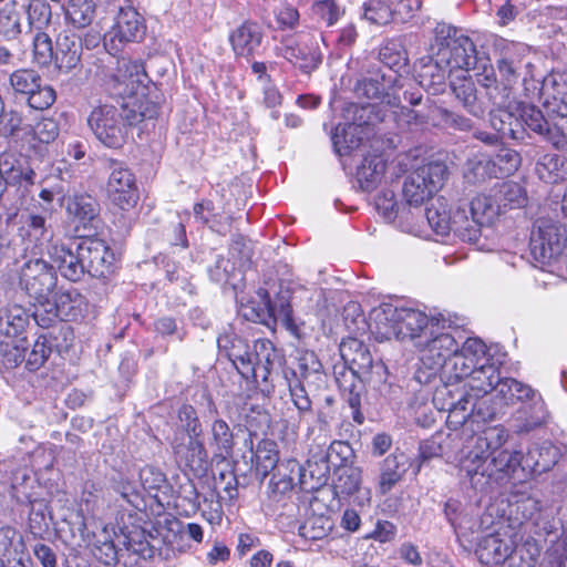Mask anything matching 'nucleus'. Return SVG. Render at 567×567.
Masks as SVG:
<instances>
[{
  "instance_id": "f257e3e1",
  "label": "nucleus",
  "mask_w": 567,
  "mask_h": 567,
  "mask_svg": "<svg viewBox=\"0 0 567 567\" xmlns=\"http://www.w3.org/2000/svg\"><path fill=\"white\" fill-rule=\"evenodd\" d=\"M147 74L140 61L126 58L117 60L116 72L105 82L111 95L122 99L118 106L101 104L95 106L89 117L87 125L95 137L105 146L117 148L123 145L127 127L155 115L154 107L143 109L140 96H144Z\"/></svg>"
},
{
  "instance_id": "f03ea898",
  "label": "nucleus",
  "mask_w": 567,
  "mask_h": 567,
  "mask_svg": "<svg viewBox=\"0 0 567 567\" xmlns=\"http://www.w3.org/2000/svg\"><path fill=\"white\" fill-rule=\"evenodd\" d=\"M217 344L245 380H251L256 384L268 383L277 357L271 341L257 340L250 350L245 339L228 330L219 334Z\"/></svg>"
},
{
  "instance_id": "7ed1b4c3",
  "label": "nucleus",
  "mask_w": 567,
  "mask_h": 567,
  "mask_svg": "<svg viewBox=\"0 0 567 567\" xmlns=\"http://www.w3.org/2000/svg\"><path fill=\"white\" fill-rule=\"evenodd\" d=\"M494 392L505 405L516 402L525 403L515 415L513 427L517 433L529 432L545 422L547 417L545 402L542 395L530 386L512 378H499Z\"/></svg>"
},
{
  "instance_id": "20e7f679",
  "label": "nucleus",
  "mask_w": 567,
  "mask_h": 567,
  "mask_svg": "<svg viewBox=\"0 0 567 567\" xmlns=\"http://www.w3.org/2000/svg\"><path fill=\"white\" fill-rule=\"evenodd\" d=\"M452 328V320L442 317L440 323L431 328V332L419 336L420 339H416L415 348L420 354L421 365L429 371L424 382H427L432 375L441 370L444 371V374H447L449 362L452 361L458 350V342L450 331ZM421 373L419 371L417 379L423 382Z\"/></svg>"
},
{
  "instance_id": "39448f33",
  "label": "nucleus",
  "mask_w": 567,
  "mask_h": 567,
  "mask_svg": "<svg viewBox=\"0 0 567 567\" xmlns=\"http://www.w3.org/2000/svg\"><path fill=\"white\" fill-rule=\"evenodd\" d=\"M492 455L488 461V457L480 458L478 454H466L461 461V471L475 488L483 489L491 483L502 484L518 466L523 467V455L518 451L502 450Z\"/></svg>"
},
{
  "instance_id": "423d86ee",
  "label": "nucleus",
  "mask_w": 567,
  "mask_h": 567,
  "mask_svg": "<svg viewBox=\"0 0 567 567\" xmlns=\"http://www.w3.org/2000/svg\"><path fill=\"white\" fill-rule=\"evenodd\" d=\"M375 109L373 104H350L347 107V117L352 114V122L338 124L331 135L333 148L339 156L350 155L369 137L374 124L372 114Z\"/></svg>"
},
{
  "instance_id": "0eeeda50",
  "label": "nucleus",
  "mask_w": 567,
  "mask_h": 567,
  "mask_svg": "<svg viewBox=\"0 0 567 567\" xmlns=\"http://www.w3.org/2000/svg\"><path fill=\"white\" fill-rule=\"evenodd\" d=\"M435 43L440 52V61L446 63L451 71H471L478 62V55L473 41L450 25L439 23L434 29Z\"/></svg>"
},
{
  "instance_id": "6e6552de",
  "label": "nucleus",
  "mask_w": 567,
  "mask_h": 567,
  "mask_svg": "<svg viewBox=\"0 0 567 567\" xmlns=\"http://www.w3.org/2000/svg\"><path fill=\"white\" fill-rule=\"evenodd\" d=\"M87 302L76 289H60L53 300L50 297L44 303L34 305L33 319L41 328H49L59 320L74 321L82 318Z\"/></svg>"
},
{
  "instance_id": "1a4fd4ad",
  "label": "nucleus",
  "mask_w": 567,
  "mask_h": 567,
  "mask_svg": "<svg viewBox=\"0 0 567 567\" xmlns=\"http://www.w3.org/2000/svg\"><path fill=\"white\" fill-rule=\"evenodd\" d=\"M447 174V166L442 162H430L413 169L402 188L406 204L420 206L432 198L443 187Z\"/></svg>"
},
{
  "instance_id": "9d476101",
  "label": "nucleus",
  "mask_w": 567,
  "mask_h": 567,
  "mask_svg": "<svg viewBox=\"0 0 567 567\" xmlns=\"http://www.w3.org/2000/svg\"><path fill=\"white\" fill-rule=\"evenodd\" d=\"M566 246V230L550 218H538L530 234L529 249L535 261L542 266L557 260Z\"/></svg>"
},
{
  "instance_id": "9b49d317",
  "label": "nucleus",
  "mask_w": 567,
  "mask_h": 567,
  "mask_svg": "<svg viewBox=\"0 0 567 567\" xmlns=\"http://www.w3.org/2000/svg\"><path fill=\"white\" fill-rule=\"evenodd\" d=\"M285 378L293 405L299 412V422H305L307 415L311 413V400L306 386L313 381H322L321 363L315 353H306L300 358L298 369L286 372Z\"/></svg>"
},
{
  "instance_id": "f8f14e48",
  "label": "nucleus",
  "mask_w": 567,
  "mask_h": 567,
  "mask_svg": "<svg viewBox=\"0 0 567 567\" xmlns=\"http://www.w3.org/2000/svg\"><path fill=\"white\" fill-rule=\"evenodd\" d=\"M238 315L247 321L268 324L270 320L280 322L291 332L296 331L292 310L289 303H281L278 308L271 305L268 291L259 288L256 297L244 302L240 300Z\"/></svg>"
},
{
  "instance_id": "ddd939ff",
  "label": "nucleus",
  "mask_w": 567,
  "mask_h": 567,
  "mask_svg": "<svg viewBox=\"0 0 567 567\" xmlns=\"http://www.w3.org/2000/svg\"><path fill=\"white\" fill-rule=\"evenodd\" d=\"M58 277L54 266L42 258L25 261L20 271V287L35 303H44L56 286Z\"/></svg>"
},
{
  "instance_id": "4468645a",
  "label": "nucleus",
  "mask_w": 567,
  "mask_h": 567,
  "mask_svg": "<svg viewBox=\"0 0 567 567\" xmlns=\"http://www.w3.org/2000/svg\"><path fill=\"white\" fill-rule=\"evenodd\" d=\"M445 377L447 382L435 390L433 403L437 410L447 412L446 423L449 427L456 430L467 421L470 415V392L465 390L463 384L454 388V383L460 381L450 380L449 374H445Z\"/></svg>"
},
{
  "instance_id": "2eb2a0df",
  "label": "nucleus",
  "mask_w": 567,
  "mask_h": 567,
  "mask_svg": "<svg viewBox=\"0 0 567 567\" xmlns=\"http://www.w3.org/2000/svg\"><path fill=\"white\" fill-rule=\"evenodd\" d=\"M145 24L133 8L121 9L112 28L104 34V48L116 55L125 43L141 41L145 35Z\"/></svg>"
},
{
  "instance_id": "dca6fc26",
  "label": "nucleus",
  "mask_w": 567,
  "mask_h": 567,
  "mask_svg": "<svg viewBox=\"0 0 567 567\" xmlns=\"http://www.w3.org/2000/svg\"><path fill=\"white\" fill-rule=\"evenodd\" d=\"M105 163L109 169L106 192L110 199L123 210L134 207L138 194L133 173L124 163L116 159L109 158Z\"/></svg>"
},
{
  "instance_id": "f3484780",
  "label": "nucleus",
  "mask_w": 567,
  "mask_h": 567,
  "mask_svg": "<svg viewBox=\"0 0 567 567\" xmlns=\"http://www.w3.org/2000/svg\"><path fill=\"white\" fill-rule=\"evenodd\" d=\"M484 362H491L489 349L480 338H467L447 365L449 379L461 381L464 374L468 373V369H475L483 365Z\"/></svg>"
},
{
  "instance_id": "a211bd4d",
  "label": "nucleus",
  "mask_w": 567,
  "mask_h": 567,
  "mask_svg": "<svg viewBox=\"0 0 567 567\" xmlns=\"http://www.w3.org/2000/svg\"><path fill=\"white\" fill-rule=\"evenodd\" d=\"M276 52L277 55L284 56L307 74L316 70L322 62V54L315 39L309 41L303 39L297 41L293 38L284 39L276 48Z\"/></svg>"
},
{
  "instance_id": "6ab92c4d",
  "label": "nucleus",
  "mask_w": 567,
  "mask_h": 567,
  "mask_svg": "<svg viewBox=\"0 0 567 567\" xmlns=\"http://www.w3.org/2000/svg\"><path fill=\"white\" fill-rule=\"evenodd\" d=\"M48 256L54 270H59L69 281L76 282L84 276V260L80 255L79 240H72L69 244L54 241L53 245L48 246Z\"/></svg>"
},
{
  "instance_id": "aec40b11",
  "label": "nucleus",
  "mask_w": 567,
  "mask_h": 567,
  "mask_svg": "<svg viewBox=\"0 0 567 567\" xmlns=\"http://www.w3.org/2000/svg\"><path fill=\"white\" fill-rule=\"evenodd\" d=\"M520 165V155L511 148L502 147L492 161H471L466 178L472 182L484 179L487 174L508 176L515 173Z\"/></svg>"
},
{
  "instance_id": "412c9836",
  "label": "nucleus",
  "mask_w": 567,
  "mask_h": 567,
  "mask_svg": "<svg viewBox=\"0 0 567 567\" xmlns=\"http://www.w3.org/2000/svg\"><path fill=\"white\" fill-rule=\"evenodd\" d=\"M79 240L80 255L84 260L85 272L93 277H103L110 272L114 254L101 239L81 235Z\"/></svg>"
},
{
  "instance_id": "4be33fe9",
  "label": "nucleus",
  "mask_w": 567,
  "mask_h": 567,
  "mask_svg": "<svg viewBox=\"0 0 567 567\" xmlns=\"http://www.w3.org/2000/svg\"><path fill=\"white\" fill-rule=\"evenodd\" d=\"M340 354L353 375L362 381L370 379L374 367L381 368L379 363L374 364L369 348L361 340L355 338H349L341 342Z\"/></svg>"
},
{
  "instance_id": "5701e85b",
  "label": "nucleus",
  "mask_w": 567,
  "mask_h": 567,
  "mask_svg": "<svg viewBox=\"0 0 567 567\" xmlns=\"http://www.w3.org/2000/svg\"><path fill=\"white\" fill-rule=\"evenodd\" d=\"M431 55L419 61L417 76L420 85L437 94L444 90L445 81L452 73L449 65L440 61V52L431 44Z\"/></svg>"
},
{
  "instance_id": "b1692460",
  "label": "nucleus",
  "mask_w": 567,
  "mask_h": 567,
  "mask_svg": "<svg viewBox=\"0 0 567 567\" xmlns=\"http://www.w3.org/2000/svg\"><path fill=\"white\" fill-rule=\"evenodd\" d=\"M172 447L177 461L195 475H203L208 467V456L203 442L198 437H188L187 443L175 437Z\"/></svg>"
},
{
  "instance_id": "393cba45",
  "label": "nucleus",
  "mask_w": 567,
  "mask_h": 567,
  "mask_svg": "<svg viewBox=\"0 0 567 567\" xmlns=\"http://www.w3.org/2000/svg\"><path fill=\"white\" fill-rule=\"evenodd\" d=\"M68 216L75 224V231L81 236V229L96 228L94 223L99 216V204L89 195H74L66 198Z\"/></svg>"
},
{
  "instance_id": "a878e982",
  "label": "nucleus",
  "mask_w": 567,
  "mask_h": 567,
  "mask_svg": "<svg viewBox=\"0 0 567 567\" xmlns=\"http://www.w3.org/2000/svg\"><path fill=\"white\" fill-rule=\"evenodd\" d=\"M468 370L461 381L465 390L470 392V398L482 399L494 391L496 382L499 381V372L494 362H484L483 365Z\"/></svg>"
},
{
  "instance_id": "bb28decb",
  "label": "nucleus",
  "mask_w": 567,
  "mask_h": 567,
  "mask_svg": "<svg viewBox=\"0 0 567 567\" xmlns=\"http://www.w3.org/2000/svg\"><path fill=\"white\" fill-rule=\"evenodd\" d=\"M442 317H444V315L440 313L439 316L430 318L420 310L412 308H400L399 328L402 330L400 332V337H409L413 340L414 347H416V339H420L419 336L431 332L432 329H430V327H436L442 320Z\"/></svg>"
},
{
  "instance_id": "cd10ccee",
  "label": "nucleus",
  "mask_w": 567,
  "mask_h": 567,
  "mask_svg": "<svg viewBox=\"0 0 567 567\" xmlns=\"http://www.w3.org/2000/svg\"><path fill=\"white\" fill-rule=\"evenodd\" d=\"M539 101L553 112L560 113L567 109V75L551 72L547 74L539 87Z\"/></svg>"
},
{
  "instance_id": "c85d7f7f",
  "label": "nucleus",
  "mask_w": 567,
  "mask_h": 567,
  "mask_svg": "<svg viewBox=\"0 0 567 567\" xmlns=\"http://www.w3.org/2000/svg\"><path fill=\"white\" fill-rule=\"evenodd\" d=\"M514 546L515 543L511 537L493 533L482 537L476 548V555L484 565H498L508 558Z\"/></svg>"
},
{
  "instance_id": "c756f323",
  "label": "nucleus",
  "mask_w": 567,
  "mask_h": 567,
  "mask_svg": "<svg viewBox=\"0 0 567 567\" xmlns=\"http://www.w3.org/2000/svg\"><path fill=\"white\" fill-rule=\"evenodd\" d=\"M399 313V307L383 302L370 311L369 327L381 339L400 338Z\"/></svg>"
},
{
  "instance_id": "7c9ffc66",
  "label": "nucleus",
  "mask_w": 567,
  "mask_h": 567,
  "mask_svg": "<svg viewBox=\"0 0 567 567\" xmlns=\"http://www.w3.org/2000/svg\"><path fill=\"white\" fill-rule=\"evenodd\" d=\"M507 440L508 433L504 426H486L470 437L467 454H478L480 458L488 457L491 454L498 453L497 451Z\"/></svg>"
},
{
  "instance_id": "2f4dec72",
  "label": "nucleus",
  "mask_w": 567,
  "mask_h": 567,
  "mask_svg": "<svg viewBox=\"0 0 567 567\" xmlns=\"http://www.w3.org/2000/svg\"><path fill=\"white\" fill-rule=\"evenodd\" d=\"M262 37V30L258 23L245 21L229 34V41L236 55L248 58L258 50Z\"/></svg>"
},
{
  "instance_id": "473e14b6",
  "label": "nucleus",
  "mask_w": 567,
  "mask_h": 567,
  "mask_svg": "<svg viewBox=\"0 0 567 567\" xmlns=\"http://www.w3.org/2000/svg\"><path fill=\"white\" fill-rule=\"evenodd\" d=\"M408 467V456L404 453L386 456L379 466V492L382 495L388 494L403 478Z\"/></svg>"
},
{
  "instance_id": "72a5a7b5",
  "label": "nucleus",
  "mask_w": 567,
  "mask_h": 567,
  "mask_svg": "<svg viewBox=\"0 0 567 567\" xmlns=\"http://www.w3.org/2000/svg\"><path fill=\"white\" fill-rule=\"evenodd\" d=\"M559 458V450L549 442L534 444L523 456V470L528 468L532 474H542L549 471Z\"/></svg>"
},
{
  "instance_id": "f704fd0d",
  "label": "nucleus",
  "mask_w": 567,
  "mask_h": 567,
  "mask_svg": "<svg viewBox=\"0 0 567 567\" xmlns=\"http://www.w3.org/2000/svg\"><path fill=\"white\" fill-rule=\"evenodd\" d=\"M82 38L78 34L64 31L56 39L55 61L61 70L74 69L81 60Z\"/></svg>"
},
{
  "instance_id": "c9c22d12",
  "label": "nucleus",
  "mask_w": 567,
  "mask_h": 567,
  "mask_svg": "<svg viewBox=\"0 0 567 567\" xmlns=\"http://www.w3.org/2000/svg\"><path fill=\"white\" fill-rule=\"evenodd\" d=\"M498 106L489 113V126L502 137L503 141H523L525 128L520 120L512 112Z\"/></svg>"
},
{
  "instance_id": "e433bc0d",
  "label": "nucleus",
  "mask_w": 567,
  "mask_h": 567,
  "mask_svg": "<svg viewBox=\"0 0 567 567\" xmlns=\"http://www.w3.org/2000/svg\"><path fill=\"white\" fill-rule=\"evenodd\" d=\"M386 162L381 155H369L357 168L355 178L364 192L374 190L383 181Z\"/></svg>"
},
{
  "instance_id": "4c0bfd02",
  "label": "nucleus",
  "mask_w": 567,
  "mask_h": 567,
  "mask_svg": "<svg viewBox=\"0 0 567 567\" xmlns=\"http://www.w3.org/2000/svg\"><path fill=\"white\" fill-rule=\"evenodd\" d=\"M474 71L476 82L484 89H486V95L493 105L501 106L506 102L505 92H502V87L497 83L494 68L488 63L487 59L478 58V62L475 68L471 69Z\"/></svg>"
},
{
  "instance_id": "58836bf2",
  "label": "nucleus",
  "mask_w": 567,
  "mask_h": 567,
  "mask_svg": "<svg viewBox=\"0 0 567 567\" xmlns=\"http://www.w3.org/2000/svg\"><path fill=\"white\" fill-rule=\"evenodd\" d=\"M493 193L501 215L511 209L525 207L528 200L526 189L515 182H503L493 187Z\"/></svg>"
},
{
  "instance_id": "ea45409f",
  "label": "nucleus",
  "mask_w": 567,
  "mask_h": 567,
  "mask_svg": "<svg viewBox=\"0 0 567 567\" xmlns=\"http://www.w3.org/2000/svg\"><path fill=\"white\" fill-rule=\"evenodd\" d=\"M455 97L463 107L475 117H483L486 112L484 102L477 99L476 87L472 79L463 78L451 83Z\"/></svg>"
},
{
  "instance_id": "a19ab883",
  "label": "nucleus",
  "mask_w": 567,
  "mask_h": 567,
  "mask_svg": "<svg viewBox=\"0 0 567 567\" xmlns=\"http://www.w3.org/2000/svg\"><path fill=\"white\" fill-rule=\"evenodd\" d=\"M65 21L76 29H83L93 22L96 14L94 0H69L64 7Z\"/></svg>"
},
{
  "instance_id": "79ce46f5",
  "label": "nucleus",
  "mask_w": 567,
  "mask_h": 567,
  "mask_svg": "<svg viewBox=\"0 0 567 567\" xmlns=\"http://www.w3.org/2000/svg\"><path fill=\"white\" fill-rule=\"evenodd\" d=\"M29 313L20 305H8L0 311V332L7 337L22 333L29 323Z\"/></svg>"
},
{
  "instance_id": "37998d69",
  "label": "nucleus",
  "mask_w": 567,
  "mask_h": 567,
  "mask_svg": "<svg viewBox=\"0 0 567 567\" xmlns=\"http://www.w3.org/2000/svg\"><path fill=\"white\" fill-rule=\"evenodd\" d=\"M537 176L547 184H556L567 174L566 161L558 154H545L536 163Z\"/></svg>"
},
{
  "instance_id": "c03bdc74",
  "label": "nucleus",
  "mask_w": 567,
  "mask_h": 567,
  "mask_svg": "<svg viewBox=\"0 0 567 567\" xmlns=\"http://www.w3.org/2000/svg\"><path fill=\"white\" fill-rule=\"evenodd\" d=\"M103 496L102 485L94 481H86L83 484L82 493L78 503V515L83 524L89 518H93L100 507Z\"/></svg>"
},
{
  "instance_id": "a18cd8bd",
  "label": "nucleus",
  "mask_w": 567,
  "mask_h": 567,
  "mask_svg": "<svg viewBox=\"0 0 567 567\" xmlns=\"http://www.w3.org/2000/svg\"><path fill=\"white\" fill-rule=\"evenodd\" d=\"M30 124L24 123L23 117L17 111L2 113L0 116V136L12 138L16 143L27 145Z\"/></svg>"
},
{
  "instance_id": "49530a36",
  "label": "nucleus",
  "mask_w": 567,
  "mask_h": 567,
  "mask_svg": "<svg viewBox=\"0 0 567 567\" xmlns=\"http://www.w3.org/2000/svg\"><path fill=\"white\" fill-rule=\"evenodd\" d=\"M470 213L475 220L484 225L492 224L501 215L493 188L488 194H478L471 200Z\"/></svg>"
},
{
  "instance_id": "de8ad7c7",
  "label": "nucleus",
  "mask_w": 567,
  "mask_h": 567,
  "mask_svg": "<svg viewBox=\"0 0 567 567\" xmlns=\"http://www.w3.org/2000/svg\"><path fill=\"white\" fill-rule=\"evenodd\" d=\"M484 224L478 223L472 216L468 217L465 208H456L454 210V223L451 231L461 240L476 244L481 237V228Z\"/></svg>"
},
{
  "instance_id": "09e8293b",
  "label": "nucleus",
  "mask_w": 567,
  "mask_h": 567,
  "mask_svg": "<svg viewBox=\"0 0 567 567\" xmlns=\"http://www.w3.org/2000/svg\"><path fill=\"white\" fill-rule=\"evenodd\" d=\"M425 218L435 234L445 236L451 233V227L454 223V213L451 214V212L446 209L445 203L439 198L436 203L425 209Z\"/></svg>"
},
{
  "instance_id": "8fccbe9b",
  "label": "nucleus",
  "mask_w": 567,
  "mask_h": 567,
  "mask_svg": "<svg viewBox=\"0 0 567 567\" xmlns=\"http://www.w3.org/2000/svg\"><path fill=\"white\" fill-rule=\"evenodd\" d=\"M21 10L16 1L0 9V39L13 40L21 33Z\"/></svg>"
},
{
  "instance_id": "3c124183",
  "label": "nucleus",
  "mask_w": 567,
  "mask_h": 567,
  "mask_svg": "<svg viewBox=\"0 0 567 567\" xmlns=\"http://www.w3.org/2000/svg\"><path fill=\"white\" fill-rule=\"evenodd\" d=\"M35 477L28 467L19 468L12 473L11 495L18 503L31 502L35 487Z\"/></svg>"
},
{
  "instance_id": "603ef678",
  "label": "nucleus",
  "mask_w": 567,
  "mask_h": 567,
  "mask_svg": "<svg viewBox=\"0 0 567 567\" xmlns=\"http://www.w3.org/2000/svg\"><path fill=\"white\" fill-rule=\"evenodd\" d=\"M334 489L342 495H352L359 491L362 481V470L353 465H343L337 470Z\"/></svg>"
},
{
  "instance_id": "864d4df0",
  "label": "nucleus",
  "mask_w": 567,
  "mask_h": 567,
  "mask_svg": "<svg viewBox=\"0 0 567 567\" xmlns=\"http://www.w3.org/2000/svg\"><path fill=\"white\" fill-rule=\"evenodd\" d=\"M212 442L217 454L227 457L234 447V434L226 421L216 419L210 427Z\"/></svg>"
},
{
  "instance_id": "5fc2aeb1",
  "label": "nucleus",
  "mask_w": 567,
  "mask_h": 567,
  "mask_svg": "<svg viewBox=\"0 0 567 567\" xmlns=\"http://www.w3.org/2000/svg\"><path fill=\"white\" fill-rule=\"evenodd\" d=\"M42 78L31 69H20L12 72L9 76V84L14 94H19L25 99L29 93L38 89Z\"/></svg>"
},
{
  "instance_id": "6e6d98bb",
  "label": "nucleus",
  "mask_w": 567,
  "mask_h": 567,
  "mask_svg": "<svg viewBox=\"0 0 567 567\" xmlns=\"http://www.w3.org/2000/svg\"><path fill=\"white\" fill-rule=\"evenodd\" d=\"M363 17L371 23L383 25L390 22L394 14H401V6L392 8L383 0H370L364 3Z\"/></svg>"
},
{
  "instance_id": "4d7b16f0",
  "label": "nucleus",
  "mask_w": 567,
  "mask_h": 567,
  "mask_svg": "<svg viewBox=\"0 0 567 567\" xmlns=\"http://www.w3.org/2000/svg\"><path fill=\"white\" fill-rule=\"evenodd\" d=\"M374 207L386 223H393L405 209L398 203L394 192L390 188H383L378 193Z\"/></svg>"
},
{
  "instance_id": "13d9d810",
  "label": "nucleus",
  "mask_w": 567,
  "mask_h": 567,
  "mask_svg": "<svg viewBox=\"0 0 567 567\" xmlns=\"http://www.w3.org/2000/svg\"><path fill=\"white\" fill-rule=\"evenodd\" d=\"M30 131L27 138V146L35 148L37 142L42 144L53 142L59 135V125L52 118H42L34 126L30 125Z\"/></svg>"
},
{
  "instance_id": "bf43d9fd",
  "label": "nucleus",
  "mask_w": 567,
  "mask_h": 567,
  "mask_svg": "<svg viewBox=\"0 0 567 567\" xmlns=\"http://www.w3.org/2000/svg\"><path fill=\"white\" fill-rule=\"evenodd\" d=\"M380 61L392 70H399L406 65L408 53L399 40L388 41L379 52Z\"/></svg>"
},
{
  "instance_id": "052dcab7",
  "label": "nucleus",
  "mask_w": 567,
  "mask_h": 567,
  "mask_svg": "<svg viewBox=\"0 0 567 567\" xmlns=\"http://www.w3.org/2000/svg\"><path fill=\"white\" fill-rule=\"evenodd\" d=\"M257 471L266 477L269 471L274 470L278 463L277 444L271 440H262L258 443L256 450Z\"/></svg>"
},
{
  "instance_id": "680f3d73",
  "label": "nucleus",
  "mask_w": 567,
  "mask_h": 567,
  "mask_svg": "<svg viewBox=\"0 0 567 567\" xmlns=\"http://www.w3.org/2000/svg\"><path fill=\"white\" fill-rule=\"evenodd\" d=\"M23 550V540L21 535L12 527L4 526L0 528V557L8 560L16 557Z\"/></svg>"
},
{
  "instance_id": "e2e57ef3",
  "label": "nucleus",
  "mask_w": 567,
  "mask_h": 567,
  "mask_svg": "<svg viewBox=\"0 0 567 567\" xmlns=\"http://www.w3.org/2000/svg\"><path fill=\"white\" fill-rule=\"evenodd\" d=\"M19 9H25L30 27L42 29L51 20V7L45 0H30L28 6H21Z\"/></svg>"
},
{
  "instance_id": "0e129e2a",
  "label": "nucleus",
  "mask_w": 567,
  "mask_h": 567,
  "mask_svg": "<svg viewBox=\"0 0 567 567\" xmlns=\"http://www.w3.org/2000/svg\"><path fill=\"white\" fill-rule=\"evenodd\" d=\"M471 403L468 404V417L467 421L462 425L465 427L473 426L474 423L486 422L494 420L499 412V409L495 405L489 406L485 400L476 399L471 396Z\"/></svg>"
},
{
  "instance_id": "69168bd1",
  "label": "nucleus",
  "mask_w": 567,
  "mask_h": 567,
  "mask_svg": "<svg viewBox=\"0 0 567 567\" xmlns=\"http://www.w3.org/2000/svg\"><path fill=\"white\" fill-rule=\"evenodd\" d=\"M31 506L29 515V526L31 533L40 535L49 528V507L45 501L31 497L28 502Z\"/></svg>"
},
{
  "instance_id": "338daca9",
  "label": "nucleus",
  "mask_w": 567,
  "mask_h": 567,
  "mask_svg": "<svg viewBox=\"0 0 567 567\" xmlns=\"http://www.w3.org/2000/svg\"><path fill=\"white\" fill-rule=\"evenodd\" d=\"M237 266L235 261L228 258L218 256L214 265L208 267V275L210 279L217 284H229L235 286L233 282L236 276Z\"/></svg>"
},
{
  "instance_id": "774afa93",
  "label": "nucleus",
  "mask_w": 567,
  "mask_h": 567,
  "mask_svg": "<svg viewBox=\"0 0 567 567\" xmlns=\"http://www.w3.org/2000/svg\"><path fill=\"white\" fill-rule=\"evenodd\" d=\"M546 140L558 150H567V115L558 113L550 128H546Z\"/></svg>"
}]
</instances>
